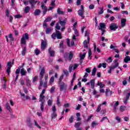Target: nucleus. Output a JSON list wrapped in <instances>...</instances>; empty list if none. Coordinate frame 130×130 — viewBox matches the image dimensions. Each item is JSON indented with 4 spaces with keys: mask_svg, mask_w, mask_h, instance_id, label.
<instances>
[{
    "mask_svg": "<svg viewBox=\"0 0 130 130\" xmlns=\"http://www.w3.org/2000/svg\"><path fill=\"white\" fill-rule=\"evenodd\" d=\"M85 36L87 37V40H85L83 42L84 47L85 48H88V44H89L90 42V37H89V31L88 30H86L85 32Z\"/></svg>",
    "mask_w": 130,
    "mask_h": 130,
    "instance_id": "f257e3e1",
    "label": "nucleus"
},
{
    "mask_svg": "<svg viewBox=\"0 0 130 130\" xmlns=\"http://www.w3.org/2000/svg\"><path fill=\"white\" fill-rule=\"evenodd\" d=\"M29 40V35L27 33H25L21 38V44H26V40Z\"/></svg>",
    "mask_w": 130,
    "mask_h": 130,
    "instance_id": "f03ea898",
    "label": "nucleus"
},
{
    "mask_svg": "<svg viewBox=\"0 0 130 130\" xmlns=\"http://www.w3.org/2000/svg\"><path fill=\"white\" fill-rule=\"evenodd\" d=\"M124 94H126V98L123 100V102L124 104H126V103H127V101L128 100V99H129V96H130L129 89H126L125 90H124Z\"/></svg>",
    "mask_w": 130,
    "mask_h": 130,
    "instance_id": "7ed1b4c3",
    "label": "nucleus"
},
{
    "mask_svg": "<svg viewBox=\"0 0 130 130\" xmlns=\"http://www.w3.org/2000/svg\"><path fill=\"white\" fill-rule=\"evenodd\" d=\"M110 105L113 107L114 111L117 112L118 109L117 106L119 105V102L118 101L113 102L112 103L110 104Z\"/></svg>",
    "mask_w": 130,
    "mask_h": 130,
    "instance_id": "20e7f679",
    "label": "nucleus"
},
{
    "mask_svg": "<svg viewBox=\"0 0 130 130\" xmlns=\"http://www.w3.org/2000/svg\"><path fill=\"white\" fill-rule=\"evenodd\" d=\"M60 84V91H67L68 85L64 82H61Z\"/></svg>",
    "mask_w": 130,
    "mask_h": 130,
    "instance_id": "39448f33",
    "label": "nucleus"
},
{
    "mask_svg": "<svg viewBox=\"0 0 130 130\" xmlns=\"http://www.w3.org/2000/svg\"><path fill=\"white\" fill-rule=\"evenodd\" d=\"M117 28H118V26H117V24L115 23H112L110 25V29L112 31H115Z\"/></svg>",
    "mask_w": 130,
    "mask_h": 130,
    "instance_id": "423d86ee",
    "label": "nucleus"
},
{
    "mask_svg": "<svg viewBox=\"0 0 130 130\" xmlns=\"http://www.w3.org/2000/svg\"><path fill=\"white\" fill-rule=\"evenodd\" d=\"M47 46V41H44L43 40H41V49L42 50H44L45 48Z\"/></svg>",
    "mask_w": 130,
    "mask_h": 130,
    "instance_id": "0eeeda50",
    "label": "nucleus"
},
{
    "mask_svg": "<svg viewBox=\"0 0 130 130\" xmlns=\"http://www.w3.org/2000/svg\"><path fill=\"white\" fill-rule=\"evenodd\" d=\"M45 91H46V89H45L42 90L41 93L40 95L39 101H42L43 100H44V98H45V96H44Z\"/></svg>",
    "mask_w": 130,
    "mask_h": 130,
    "instance_id": "6e6552de",
    "label": "nucleus"
},
{
    "mask_svg": "<svg viewBox=\"0 0 130 130\" xmlns=\"http://www.w3.org/2000/svg\"><path fill=\"white\" fill-rule=\"evenodd\" d=\"M85 13V10H79L78 11V15L81 17L82 19H85V15H84V13Z\"/></svg>",
    "mask_w": 130,
    "mask_h": 130,
    "instance_id": "1a4fd4ad",
    "label": "nucleus"
},
{
    "mask_svg": "<svg viewBox=\"0 0 130 130\" xmlns=\"http://www.w3.org/2000/svg\"><path fill=\"white\" fill-rule=\"evenodd\" d=\"M12 68V62L9 61L7 63V73L8 75H10V72L11 71V68Z\"/></svg>",
    "mask_w": 130,
    "mask_h": 130,
    "instance_id": "9d476101",
    "label": "nucleus"
},
{
    "mask_svg": "<svg viewBox=\"0 0 130 130\" xmlns=\"http://www.w3.org/2000/svg\"><path fill=\"white\" fill-rule=\"evenodd\" d=\"M23 68V66H20L18 67V68L16 70L15 73L16 74V77L15 78V81H17L18 80V77H19V74H20V71L21 70V69Z\"/></svg>",
    "mask_w": 130,
    "mask_h": 130,
    "instance_id": "9b49d317",
    "label": "nucleus"
},
{
    "mask_svg": "<svg viewBox=\"0 0 130 130\" xmlns=\"http://www.w3.org/2000/svg\"><path fill=\"white\" fill-rule=\"evenodd\" d=\"M90 84L91 86V88L94 89V88H95V79H92L90 80V82H87L86 83L87 85H90Z\"/></svg>",
    "mask_w": 130,
    "mask_h": 130,
    "instance_id": "f8f14e48",
    "label": "nucleus"
},
{
    "mask_svg": "<svg viewBox=\"0 0 130 130\" xmlns=\"http://www.w3.org/2000/svg\"><path fill=\"white\" fill-rule=\"evenodd\" d=\"M58 23L60 24V26H66V24H67V19L61 20L60 18H59Z\"/></svg>",
    "mask_w": 130,
    "mask_h": 130,
    "instance_id": "ddd939ff",
    "label": "nucleus"
},
{
    "mask_svg": "<svg viewBox=\"0 0 130 130\" xmlns=\"http://www.w3.org/2000/svg\"><path fill=\"white\" fill-rule=\"evenodd\" d=\"M41 8L43 10V14L45 15L47 12V8H46V6L44 5V3H42Z\"/></svg>",
    "mask_w": 130,
    "mask_h": 130,
    "instance_id": "4468645a",
    "label": "nucleus"
},
{
    "mask_svg": "<svg viewBox=\"0 0 130 130\" xmlns=\"http://www.w3.org/2000/svg\"><path fill=\"white\" fill-rule=\"evenodd\" d=\"M41 102V104H40V109L41 111H43L44 110V102H45V100H43L42 101H40Z\"/></svg>",
    "mask_w": 130,
    "mask_h": 130,
    "instance_id": "2eb2a0df",
    "label": "nucleus"
},
{
    "mask_svg": "<svg viewBox=\"0 0 130 130\" xmlns=\"http://www.w3.org/2000/svg\"><path fill=\"white\" fill-rule=\"evenodd\" d=\"M56 36L57 39H61V34L58 30H56Z\"/></svg>",
    "mask_w": 130,
    "mask_h": 130,
    "instance_id": "dca6fc26",
    "label": "nucleus"
},
{
    "mask_svg": "<svg viewBox=\"0 0 130 130\" xmlns=\"http://www.w3.org/2000/svg\"><path fill=\"white\" fill-rule=\"evenodd\" d=\"M20 74L21 76H26L27 74V71H26L25 69L22 68L20 71Z\"/></svg>",
    "mask_w": 130,
    "mask_h": 130,
    "instance_id": "f3484780",
    "label": "nucleus"
},
{
    "mask_svg": "<svg viewBox=\"0 0 130 130\" xmlns=\"http://www.w3.org/2000/svg\"><path fill=\"white\" fill-rule=\"evenodd\" d=\"M49 53L50 56H54V54H55V52L54 50L51 49V48L49 49Z\"/></svg>",
    "mask_w": 130,
    "mask_h": 130,
    "instance_id": "a211bd4d",
    "label": "nucleus"
},
{
    "mask_svg": "<svg viewBox=\"0 0 130 130\" xmlns=\"http://www.w3.org/2000/svg\"><path fill=\"white\" fill-rule=\"evenodd\" d=\"M105 29V24L103 23H100V27H99V30H104Z\"/></svg>",
    "mask_w": 130,
    "mask_h": 130,
    "instance_id": "6ab92c4d",
    "label": "nucleus"
},
{
    "mask_svg": "<svg viewBox=\"0 0 130 130\" xmlns=\"http://www.w3.org/2000/svg\"><path fill=\"white\" fill-rule=\"evenodd\" d=\"M125 23H126V19L124 18L121 19V27H124L125 26Z\"/></svg>",
    "mask_w": 130,
    "mask_h": 130,
    "instance_id": "aec40b11",
    "label": "nucleus"
},
{
    "mask_svg": "<svg viewBox=\"0 0 130 130\" xmlns=\"http://www.w3.org/2000/svg\"><path fill=\"white\" fill-rule=\"evenodd\" d=\"M109 93H110V95L112 94V91H110V89L107 88L106 89V92H105L106 96H109Z\"/></svg>",
    "mask_w": 130,
    "mask_h": 130,
    "instance_id": "412c9836",
    "label": "nucleus"
},
{
    "mask_svg": "<svg viewBox=\"0 0 130 130\" xmlns=\"http://www.w3.org/2000/svg\"><path fill=\"white\" fill-rule=\"evenodd\" d=\"M125 57L124 59V62L125 63H127L128 61H130V57L129 56H126V55H125Z\"/></svg>",
    "mask_w": 130,
    "mask_h": 130,
    "instance_id": "4be33fe9",
    "label": "nucleus"
},
{
    "mask_svg": "<svg viewBox=\"0 0 130 130\" xmlns=\"http://www.w3.org/2000/svg\"><path fill=\"white\" fill-rule=\"evenodd\" d=\"M97 86H99L100 89H102L105 87V84L102 83V82H100L99 81L98 82Z\"/></svg>",
    "mask_w": 130,
    "mask_h": 130,
    "instance_id": "5701e85b",
    "label": "nucleus"
},
{
    "mask_svg": "<svg viewBox=\"0 0 130 130\" xmlns=\"http://www.w3.org/2000/svg\"><path fill=\"white\" fill-rule=\"evenodd\" d=\"M99 124V123H98V121H92L91 123V127H95V126H97Z\"/></svg>",
    "mask_w": 130,
    "mask_h": 130,
    "instance_id": "b1692460",
    "label": "nucleus"
},
{
    "mask_svg": "<svg viewBox=\"0 0 130 130\" xmlns=\"http://www.w3.org/2000/svg\"><path fill=\"white\" fill-rule=\"evenodd\" d=\"M29 4L31 5V7H33V5H35L38 3V1H35L34 0H29Z\"/></svg>",
    "mask_w": 130,
    "mask_h": 130,
    "instance_id": "393cba45",
    "label": "nucleus"
},
{
    "mask_svg": "<svg viewBox=\"0 0 130 130\" xmlns=\"http://www.w3.org/2000/svg\"><path fill=\"white\" fill-rule=\"evenodd\" d=\"M126 110V106H121L120 107V110L121 112H123V111H125Z\"/></svg>",
    "mask_w": 130,
    "mask_h": 130,
    "instance_id": "a878e982",
    "label": "nucleus"
},
{
    "mask_svg": "<svg viewBox=\"0 0 130 130\" xmlns=\"http://www.w3.org/2000/svg\"><path fill=\"white\" fill-rule=\"evenodd\" d=\"M26 122H27V123L28 126L29 127H32V122H31V119H28L26 120Z\"/></svg>",
    "mask_w": 130,
    "mask_h": 130,
    "instance_id": "bb28decb",
    "label": "nucleus"
},
{
    "mask_svg": "<svg viewBox=\"0 0 130 130\" xmlns=\"http://www.w3.org/2000/svg\"><path fill=\"white\" fill-rule=\"evenodd\" d=\"M51 116L52 119H53L54 118H56V116H57V114H56V113H55V112H53L51 114Z\"/></svg>",
    "mask_w": 130,
    "mask_h": 130,
    "instance_id": "cd10ccee",
    "label": "nucleus"
},
{
    "mask_svg": "<svg viewBox=\"0 0 130 130\" xmlns=\"http://www.w3.org/2000/svg\"><path fill=\"white\" fill-rule=\"evenodd\" d=\"M44 73H45V70H44V69H42L40 73L41 78H42L43 77V75H44Z\"/></svg>",
    "mask_w": 130,
    "mask_h": 130,
    "instance_id": "c85d7f7f",
    "label": "nucleus"
},
{
    "mask_svg": "<svg viewBox=\"0 0 130 130\" xmlns=\"http://www.w3.org/2000/svg\"><path fill=\"white\" fill-rule=\"evenodd\" d=\"M52 31V28L50 27L47 28L46 30V34H49V33H50V32H51Z\"/></svg>",
    "mask_w": 130,
    "mask_h": 130,
    "instance_id": "c756f323",
    "label": "nucleus"
},
{
    "mask_svg": "<svg viewBox=\"0 0 130 130\" xmlns=\"http://www.w3.org/2000/svg\"><path fill=\"white\" fill-rule=\"evenodd\" d=\"M41 12H40V10L38 9L36 10L35 12H34V14L35 16H38V15H39L40 14Z\"/></svg>",
    "mask_w": 130,
    "mask_h": 130,
    "instance_id": "7c9ffc66",
    "label": "nucleus"
},
{
    "mask_svg": "<svg viewBox=\"0 0 130 130\" xmlns=\"http://www.w3.org/2000/svg\"><path fill=\"white\" fill-rule=\"evenodd\" d=\"M59 98H60L59 96H58L57 97L56 103L58 106H61V104H60V102H59Z\"/></svg>",
    "mask_w": 130,
    "mask_h": 130,
    "instance_id": "2f4dec72",
    "label": "nucleus"
},
{
    "mask_svg": "<svg viewBox=\"0 0 130 130\" xmlns=\"http://www.w3.org/2000/svg\"><path fill=\"white\" fill-rule=\"evenodd\" d=\"M105 83L107 85V86H110V85H111V82H110V80H105Z\"/></svg>",
    "mask_w": 130,
    "mask_h": 130,
    "instance_id": "473e14b6",
    "label": "nucleus"
},
{
    "mask_svg": "<svg viewBox=\"0 0 130 130\" xmlns=\"http://www.w3.org/2000/svg\"><path fill=\"white\" fill-rule=\"evenodd\" d=\"M97 71V68L96 67H94L93 70H92V76H95V74H96V72Z\"/></svg>",
    "mask_w": 130,
    "mask_h": 130,
    "instance_id": "72a5a7b5",
    "label": "nucleus"
},
{
    "mask_svg": "<svg viewBox=\"0 0 130 130\" xmlns=\"http://www.w3.org/2000/svg\"><path fill=\"white\" fill-rule=\"evenodd\" d=\"M100 11L99 12V15H102V14H103V13L104 12V11L103 10H104V8L103 7H101L100 8Z\"/></svg>",
    "mask_w": 130,
    "mask_h": 130,
    "instance_id": "f704fd0d",
    "label": "nucleus"
},
{
    "mask_svg": "<svg viewBox=\"0 0 130 130\" xmlns=\"http://www.w3.org/2000/svg\"><path fill=\"white\" fill-rule=\"evenodd\" d=\"M29 11H30V7L29 6H27L24 8V12L29 13Z\"/></svg>",
    "mask_w": 130,
    "mask_h": 130,
    "instance_id": "c9c22d12",
    "label": "nucleus"
},
{
    "mask_svg": "<svg viewBox=\"0 0 130 130\" xmlns=\"http://www.w3.org/2000/svg\"><path fill=\"white\" fill-rule=\"evenodd\" d=\"M115 118L118 123L121 122V118L119 117V116H117Z\"/></svg>",
    "mask_w": 130,
    "mask_h": 130,
    "instance_id": "e433bc0d",
    "label": "nucleus"
},
{
    "mask_svg": "<svg viewBox=\"0 0 130 130\" xmlns=\"http://www.w3.org/2000/svg\"><path fill=\"white\" fill-rule=\"evenodd\" d=\"M57 12L59 15H63L64 14L63 11H60V9L59 8H58Z\"/></svg>",
    "mask_w": 130,
    "mask_h": 130,
    "instance_id": "4c0bfd02",
    "label": "nucleus"
},
{
    "mask_svg": "<svg viewBox=\"0 0 130 130\" xmlns=\"http://www.w3.org/2000/svg\"><path fill=\"white\" fill-rule=\"evenodd\" d=\"M8 37L9 38H10V40L11 41H13L14 40V37H13L12 34H10V35H9Z\"/></svg>",
    "mask_w": 130,
    "mask_h": 130,
    "instance_id": "58836bf2",
    "label": "nucleus"
},
{
    "mask_svg": "<svg viewBox=\"0 0 130 130\" xmlns=\"http://www.w3.org/2000/svg\"><path fill=\"white\" fill-rule=\"evenodd\" d=\"M102 105V104H100L98 106V107L96 110V112H100V111L101 110Z\"/></svg>",
    "mask_w": 130,
    "mask_h": 130,
    "instance_id": "ea45409f",
    "label": "nucleus"
},
{
    "mask_svg": "<svg viewBox=\"0 0 130 130\" xmlns=\"http://www.w3.org/2000/svg\"><path fill=\"white\" fill-rule=\"evenodd\" d=\"M35 53L37 55H38L39 53H40V50H39V49H38V48L36 49V50H35Z\"/></svg>",
    "mask_w": 130,
    "mask_h": 130,
    "instance_id": "a19ab883",
    "label": "nucleus"
},
{
    "mask_svg": "<svg viewBox=\"0 0 130 130\" xmlns=\"http://www.w3.org/2000/svg\"><path fill=\"white\" fill-rule=\"evenodd\" d=\"M49 82H50V84L51 85H52V83H53V82H54V77H51Z\"/></svg>",
    "mask_w": 130,
    "mask_h": 130,
    "instance_id": "79ce46f5",
    "label": "nucleus"
},
{
    "mask_svg": "<svg viewBox=\"0 0 130 130\" xmlns=\"http://www.w3.org/2000/svg\"><path fill=\"white\" fill-rule=\"evenodd\" d=\"M55 28L57 30H60V26H59V23L58 22L56 24Z\"/></svg>",
    "mask_w": 130,
    "mask_h": 130,
    "instance_id": "37998d69",
    "label": "nucleus"
},
{
    "mask_svg": "<svg viewBox=\"0 0 130 130\" xmlns=\"http://www.w3.org/2000/svg\"><path fill=\"white\" fill-rule=\"evenodd\" d=\"M86 56V53H83V54L80 55V59L82 60L85 58V57Z\"/></svg>",
    "mask_w": 130,
    "mask_h": 130,
    "instance_id": "c03bdc74",
    "label": "nucleus"
},
{
    "mask_svg": "<svg viewBox=\"0 0 130 130\" xmlns=\"http://www.w3.org/2000/svg\"><path fill=\"white\" fill-rule=\"evenodd\" d=\"M26 51L27 50L26 49V47H24L23 51H22V55H25V54H26Z\"/></svg>",
    "mask_w": 130,
    "mask_h": 130,
    "instance_id": "a18cd8bd",
    "label": "nucleus"
},
{
    "mask_svg": "<svg viewBox=\"0 0 130 130\" xmlns=\"http://www.w3.org/2000/svg\"><path fill=\"white\" fill-rule=\"evenodd\" d=\"M80 125H81V123L79 122H77L75 123V127H76V128H78V127H80Z\"/></svg>",
    "mask_w": 130,
    "mask_h": 130,
    "instance_id": "49530a36",
    "label": "nucleus"
},
{
    "mask_svg": "<svg viewBox=\"0 0 130 130\" xmlns=\"http://www.w3.org/2000/svg\"><path fill=\"white\" fill-rule=\"evenodd\" d=\"M38 79V76H35V77H34L32 79L33 83H35V82H36V81H37Z\"/></svg>",
    "mask_w": 130,
    "mask_h": 130,
    "instance_id": "de8ad7c7",
    "label": "nucleus"
},
{
    "mask_svg": "<svg viewBox=\"0 0 130 130\" xmlns=\"http://www.w3.org/2000/svg\"><path fill=\"white\" fill-rule=\"evenodd\" d=\"M6 108L7 109H8V110H9V111H11V107L10 106V105H9L8 103L6 104Z\"/></svg>",
    "mask_w": 130,
    "mask_h": 130,
    "instance_id": "09e8293b",
    "label": "nucleus"
},
{
    "mask_svg": "<svg viewBox=\"0 0 130 130\" xmlns=\"http://www.w3.org/2000/svg\"><path fill=\"white\" fill-rule=\"evenodd\" d=\"M105 119H107L108 122H109V119H108V118H107V117H104L101 120V122H103V121H104V120H105Z\"/></svg>",
    "mask_w": 130,
    "mask_h": 130,
    "instance_id": "8fccbe9b",
    "label": "nucleus"
},
{
    "mask_svg": "<svg viewBox=\"0 0 130 130\" xmlns=\"http://www.w3.org/2000/svg\"><path fill=\"white\" fill-rule=\"evenodd\" d=\"M112 58L111 57H110L106 60L107 62H112Z\"/></svg>",
    "mask_w": 130,
    "mask_h": 130,
    "instance_id": "3c124183",
    "label": "nucleus"
},
{
    "mask_svg": "<svg viewBox=\"0 0 130 130\" xmlns=\"http://www.w3.org/2000/svg\"><path fill=\"white\" fill-rule=\"evenodd\" d=\"M27 86H31V81L29 79H26Z\"/></svg>",
    "mask_w": 130,
    "mask_h": 130,
    "instance_id": "603ef678",
    "label": "nucleus"
},
{
    "mask_svg": "<svg viewBox=\"0 0 130 130\" xmlns=\"http://www.w3.org/2000/svg\"><path fill=\"white\" fill-rule=\"evenodd\" d=\"M118 66H119V63H116L114 66H112L111 67L113 68V70H114V69H116V68H117V67H118Z\"/></svg>",
    "mask_w": 130,
    "mask_h": 130,
    "instance_id": "864d4df0",
    "label": "nucleus"
},
{
    "mask_svg": "<svg viewBox=\"0 0 130 130\" xmlns=\"http://www.w3.org/2000/svg\"><path fill=\"white\" fill-rule=\"evenodd\" d=\"M51 20H52V17H49L45 20V22H49L50 21H51Z\"/></svg>",
    "mask_w": 130,
    "mask_h": 130,
    "instance_id": "5fc2aeb1",
    "label": "nucleus"
},
{
    "mask_svg": "<svg viewBox=\"0 0 130 130\" xmlns=\"http://www.w3.org/2000/svg\"><path fill=\"white\" fill-rule=\"evenodd\" d=\"M73 30H74L75 35L76 36H79V31H78V30L76 28H74Z\"/></svg>",
    "mask_w": 130,
    "mask_h": 130,
    "instance_id": "6e6d98bb",
    "label": "nucleus"
},
{
    "mask_svg": "<svg viewBox=\"0 0 130 130\" xmlns=\"http://www.w3.org/2000/svg\"><path fill=\"white\" fill-rule=\"evenodd\" d=\"M73 121H74V116H71L70 118L69 119V122L72 123L73 122Z\"/></svg>",
    "mask_w": 130,
    "mask_h": 130,
    "instance_id": "4d7b16f0",
    "label": "nucleus"
},
{
    "mask_svg": "<svg viewBox=\"0 0 130 130\" xmlns=\"http://www.w3.org/2000/svg\"><path fill=\"white\" fill-rule=\"evenodd\" d=\"M34 122H35V125H36L37 126V127H38V128H41V127L40 126V125H39V124H38V123H37V121H34Z\"/></svg>",
    "mask_w": 130,
    "mask_h": 130,
    "instance_id": "13d9d810",
    "label": "nucleus"
},
{
    "mask_svg": "<svg viewBox=\"0 0 130 130\" xmlns=\"http://www.w3.org/2000/svg\"><path fill=\"white\" fill-rule=\"evenodd\" d=\"M50 6L51 7H53L54 8L55 6V0L52 1L51 3V4H50Z\"/></svg>",
    "mask_w": 130,
    "mask_h": 130,
    "instance_id": "bf43d9fd",
    "label": "nucleus"
},
{
    "mask_svg": "<svg viewBox=\"0 0 130 130\" xmlns=\"http://www.w3.org/2000/svg\"><path fill=\"white\" fill-rule=\"evenodd\" d=\"M51 104H52V100H49L48 101V105L51 106Z\"/></svg>",
    "mask_w": 130,
    "mask_h": 130,
    "instance_id": "052dcab7",
    "label": "nucleus"
},
{
    "mask_svg": "<svg viewBox=\"0 0 130 130\" xmlns=\"http://www.w3.org/2000/svg\"><path fill=\"white\" fill-rule=\"evenodd\" d=\"M63 72L64 75H66V76H69V71H68V70H63Z\"/></svg>",
    "mask_w": 130,
    "mask_h": 130,
    "instance_id": "680f3d73",
    "label": "nucleus"
},
{
    "mask_svg": "<svg viewBox=\"0 0 130 130\" xmlns=\"http://www.w3.org/2000/svg\"><path fill=\"white\" fill-rule=\"evenodd\" d=\"M62 79H63V75L60 76L59 79V83L60 84V82L62 81Z\"/></svg>",
    "mask_w": 130,
    "mask_h": 130,
    "instance_id": "e2e57ef3",
    "label": "nucleus"
},
{
    "mask_svg": "<svg viewBox=\"0 0 130 130\" xmlns=\"http://www.w3.org/2000/svg\"><path fill=\"white\" fill-rule=\"evenodd\" d=\"M73 52H70L69 57L70 60H71V59H72V58H73Z\"/></svg>",
    "mask_w": 130,
    "mask_h": 130,
    "instance_id": "0e129e2a",
    "label": "nucleus"
},
{
    "mask_svg": "<svg viewBox=\"0 0 130 130\" xmlns=\"http://www.w3.org/2000/svg\"><path fill=\"white\" fill-rule=\"evenodd\" d=\"M54 90H55V87H54V86L52 87L50 89V93H53V92H54Z\"/></svg>",
    "mask_w": 130,
    "mask_h": 130,
    "instance_id": "69168bd1",
    "label": "nucleus"
},
{
    "mask_svg": "<svg viewBox=\"0 0 130 130\" xmlns=\"http://www.w3.org/2000/svg\"><path fill=\"white\" fill-rule=\"evenodd\" d=\"M51 37L53 39H55L56 37V34H54L53 33L52 36H51Z\"/></svg>",
    "mask_w": 130,
    "mask_h": 130,
    "instance_id": "338daca9",
    "label": "nucleus"
},
{
    "mask_svg": "<svg viewBox=\"0 0 130 130\" xmlns=\"http://www.w3.org/2000/svg\"><path fill=\"white\" fill-rule=\"evenodd\" d=\"M121 13V14H125L126 15H128V12L126 11H122Z\"/></svg>",
    "mask_w": 130,
    "mask_h": 130,
    "instance_id": "774afa93",
    "label": "nucleus"
}]
</instances>
